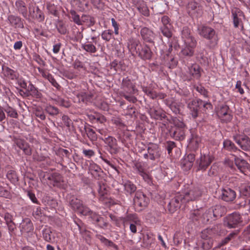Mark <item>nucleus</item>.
<instances>
[{"mask_svg": "<svg viewBox=\"0 0 250 250\" xmlns=\"http://www.w3.org/2000/svg\"><path fill=\"white\" fill-rule=\"evenodd\" d=\"M70 207L78 213L83 216H88L90 218L96 217V214L89 208L83 205L81 200L75 197H72L69 201Z\"/></svg>", "mask_w": 250, "mask_h": 250, "instance_id": "obj_1", "label": "nucleus"}, {"mask_svg": "<svg viewBox=\"0 0 250 250\" xmlns=\"http://www.w3.org/2000/svg\"><path fill=\"white\" fill-rule=\"evenodd\" d=\"M197 30L199 35L209 40L212 46L217 44L218 40L217 35L213 28L209 26L201 25L198 26Z\"/></svg>", "mask_w": 250, "mask_h": 250, "instance_id": "obj_2", "label": "nucleus"}, {"mask_svg": "<svg viewBox=\"0 0 250 250\" xmlns=\"http://www.w3.org/2000/svg\"><path fill=\"white\" fill-rule=\"evenodd\" d=\"M202 69L197 64H193L188 67L187 74L183 75L184 81H191L193 79L199 80L201 75Z\"/></svg>", "mask_w": 250, "mask_h": 250, "instance_id": "obj_3", "label": "nucleus"}, {"mask_svg": "<svg viewBox=\"0 0 250 250\" xmlns=\"http://www.w3.org/2000/svg\"><path fill=\"white\" fill-rule=\"evenodd\" d=\"M211 104L201 100H194L188 103V107L190 109L192 116L195 118L198 116L199 109L202 107L208 108Z\"/></svg>", "mask_w": 250, "mask_h": 250, "instance_id": "obj_4", "label": "nucleus"}, {"mask_svg": "<svg viewBox=\"0 0 250 250\" xmlns=\"http://www.w3.org/2000/svg\"><path fill=\"white\" fill-rule=\"evenodd\" d=\"M233 140L243 150L250 151V138L246 135L235 133L232 136Z\"/></svg>", "mask_w": 250, "mask_h": 250, "instance_id": "obj_5", "label": "nucleus"}, {"mask_svg": "<svg viewBox=\"0 0 250 250\" xmlns=\"http://www.w3.org/2000/svg\"><path fill=\"white\" fill-rule=\"evenodd\" d=\"M216 194L219 195V198L228 202L233 201L236 197V192L228 187L218 189Z\"/></svg>", "mask_w": 250, "mask_h": 250, "instance_id": "obj_6", "label": "nucleus"}, {"mask_svg": "<svg viewBox=\"0 0 250 250\" xmlns=\"http://www.w3.org/2000/svg\"><path fill=\"white\" fill-rule=\"evenodd\" d=\"M133 201L135 209L140 211L147 205L149 199L142 192L137 191L135 193Z\"/></svg>", "mask_w": 250, "mask_h": 250, "instance_id": "obj_7", "label": "nucleus"}, {"mask_svg": "<svg viewBox=\"0 0 250 250\" xmlns=\"http://www.w3.org/2000/svg\"><path fill=\"white\" fill-rule=\"evenodd\" d=\"M214 157L211 154L201 153L199 159L197 160L196 164L198 170L205 171L214 160Z\"/></svg>", "mask_w": 250, "mask_h": 250, "instance_id": "obj_8", "label": "nucleus"}, {"mask_svg": "<svg viewBox=\"0 0 250 250\" xmlns=\"http://www.w3.org/2000/svg\"><path fill=\"white\" fill-rule=\"evenodd\" d=\"M59 233L52 229L50 227L46 226L42 230V236L44 241L51 243H58Z\"/></svg>", "mask_w": 250, "mask_h": 250, "instance_id": "obj_9", "label": "nucleus"}, {"mask_svg": "<svg viewBox=\"0 0 250 250\" xmlns=\"http://www.w3.org/2000/svg\"><path fill=\"white\" fill-rule=\"evenodd\" d=\"M231 14L233 18V25L235 28H240L241 31H243L244 24L241 18L244 17L243 12L237 7H233L231 9Z\"/></svg>", "mask_w": 250, "mask_h": 250, "instance_id": "obj_10", "label": "nucleus"}, {"mask_svg": "<svg viewBox=\"0 0 250 250\" xmlns=\"http://www.w3.org/2000/svg\"><path fill=\"white\" fill-rule=\"evenodd\" d=\"M182 38L184 42V45L195 48L197 44V42L193 37L190 34V31L188 28L184 27L182 32Z\"/></svg>", "mask_w": 250, "mask_h": 250, "instance_id": "obj_11", "label": "nucleus"}, {"mask_svg": "<svg viewBox=\"0 0 250 250\" xmlns=\"http://www.w3.org/2000/svg\"><path fill=\"white\" fill-rule=\"evenodd\" d=\"M217 114L219 118L224 122H230L232 119L229 107L226 104H222L219 106L217 111Z\"/></svg>", "mask_w": 250, "mask_h": 250, "instance_id": "obj_12", "label": "nucleus"}, {"mask_svg": "<svg viewBox=\"0 0 250 250\" xmlns=\"http://www.w3.org/2000/svg\"><path fill=\"white\" fill-rule=\"evenodd\" d=\"M225 209L220 206H216L214 209L211 208L206 211L203 214V218L208 219L222 217L224 214Z\"/></svg>", "mask_w": 250, "mask_h": 250, "instance_id": "obj_13", "label": "nucleus"}, {"mask_svg": "<svg viewBox=\"0 0 250 250\" xmlns=\"http://www.w3.org/2000/svg\"><path fill=\"white\" fill-rule=\"evenodd\" d=\"M182 196V194H178L172 199L168 205L169 211L172 213L178 209L181 204L186 203Z\"/></svg>", "mask_w": 250, "mask_h": 250, "instance_id": "obj_14", "label": "nucleus"}, {"mask_svg": "<svg viewBox=\"0 0 250 250\" xmlns=\"http://www.w3.org/2000/svg\"><path fill=\"white\" fill-rule=\"evenodd\" d=\"M99 138L102 140L109 147L108 150L111 154H115L118 152L117 141L114 137L108 136L104 138L103 137H100Z\"/></svg>", "mask_w": 250, "mask_h": 250, "instance_id": "obj_15", "label": "nucleus"}, {"mask_svg": "<svg viewBox=\"0 0 250 250\" xmlns=\"http://www.w3.org/2000/svg\"><path fill=\"white\" fill-rule=\"evenodd\" d=\"M121 87L124 92L129 94H133L136 91L134 83H133L128 77H126L123 79Z\"/></svg>", "mask_w": 250, "mask_h": 250, "instance_id": "obj_16", "label": "nucleus"}, {"mask_svg": "<svg viewBox=\"0 0 250 250\" xmlns=\"http://www.w3.org/2000/svg\"><path fill=\"white\" fill-rule=\"evenodd\" d=\"M74 220L75 223L78 226L80 233L82 234L83 237L85 239L86 242L90 244L91 241L92 233L86 229L85 227L83 224L82 223L81 220Z\"/></svg>", "mask_w": 250, "mask_h": 250, "instance_id": "obj_17", "label": "nucleus"}, {"mask_svg": "<svg viewBox=\"0 0 250 250\" xmlns=\"http://www.w3.org/2000/svg\"><path fill=\"white\" fill-rule=\"evenodd\" d=\"M136 52L139 56L143 60H149L151 58L152 52L149 47L146 44L141 45L137 49Z\"/></svg>", "mask_w": 250, "mask_h": 250, "instance_id": "obj_18", "label": "nucleus"}, {"mask_svg": "<svg viewBox=\"0 0 250 250\" xmlns=\"http://www.w3.org/2000/svg\"><path fill=\"white\" fill-rule=\"evenodd\" d=\"M201 195V192L200 190L197 188H194L185 193L184 194H182V196L184 197L183 199L185 203H187L190 201L195 200L197 198L200 196Z\"/></svg>", "mask_w": 250, "mask_h": 250, "instance_id": "obj_19", "label": "nucleus"}, {"mask_svg": "<svg viewBox=\"0 0 250 250\" xmlns=\"http://www.w3.org/2000/svg\"><path fill=\"white\" fill-rule=\"evenodd\" d=\"M194 161L195 155L190 153L181 160V165L185 170H188L192 167Z\"/></svg>", "mask_w": 250, "mask_h": 250, "instance_id": "obj_20", "label": "nucleus"}, {"mask_svg": "<svg viewBox=\"0 0 250 250\" xmlns=\"http://www.w3.org/2000/svg\"><path fill=\"white\" fill-rule=\"evenodd\" d=\"M2 71L3 75L6 77L12 80H17L19 76V74L18 72L5 65L2 66Z\"/></svg>", "mask_w": 250, "mask_h": 250, "instance_id": "obj_21", "label": "nucleus"}, {"mask_svg": "<svg viewBox=\"0 0 250 250\" xmlns=\"http://www.w3.org/2000/svg\"><path fill=\"white\" fill-rule=\"evenodd\" d=\"M149 158L152 160H155L160 156L159 147L155 144L150 145L147 148Z\"/></svg>", "mask_w": 250, "mask_h": 250, "instance_id": "obj_22", "label": "nucleus"}, {"mask_svg": "<svg viewBox=\"0 0 250 250\" xmlns=\"http://www.w3.org/2000/svg\"><path fill=\"white\" fill-rule=\"evenodd\" d=\"M8 20L10 24L15 28H23L24 27L23 20L19 17L11 15L8 17Z\"/></svg>", "mask_w": 250, "mask_h": 250, "instance_id": "obj_23", "label": "nucleus"}, {"mask_svg": "<svg viewBox=\"0 0 250 250\" xmlns=\"http://www.w3.org/2000/svg\"><path fill=\"white\" fill-rule=\"evenodd\" d=\"M20 225L23 234L33 232L34 227L31 220H22Z\"/></svg>", "mask_w": 250, "mask_h": 250, "instance_id": "obj_24", "label": "nucleus"}, {"mask_svg": "<svg viewBox=\"0 0 250 250\" xmlns=\"http://www.w3.org/2000/svg\"><path fill=\"white\" fill-rule=\"evenodd\" d=\"M143 39L146 42H151L153 41L154 34L153 32L146 27H143L140 31Z\"/></svg>", "mask_w": 250, "mask_h": 250, "instance_id": "obj_25", "label": "nucleus"}, {"mask_svg": "<svg viewBox=\"0 0 250 250\" xmlns=\"http://www.w3.org/2000/svg\"><path fill=\"white\" fill-rule=\"evenodd\" d=\"M134 169L137 171L138 173L141 176L143 179L146 182L149 180V176L145 170L144 167L140 163H136L133 167Z\"/></svg>", "mask_w": 250, "mask_h": 250, "instance_id": "obj_26", "label": "nucleus"}, {"mask_svg": "<svg viewBox=\"0 0 250 250\" xmlns=\"http://www.w3.org/2000/svg\"><path fill=\"white\" fill-rule=\"evenodd\" d=\"M235 164L240 171L243 173L249 167V164L246 160L239 158L235 159Z\"/></svg>", "mask_w": 250, "mask_h": 250, "instance_id": "obj_27", "label": "nucleus"}, {"mask_svg": "<svg viewBox=\"0 0 250 250\" xmlns=\"http://www.w3.org/2000/svg\"><path fill=\"white\" fill-rule=\"evenodd\" d=\"M201 141V139L199 136L192 134L191 138L190 139L188 146L193 150H196L198 148Z\"/></svg>", "mask_w": 250, "mask_h": 250, "instance_id": "obj_28", "label": "nucleus"}, {"mask_svg": "<svg viewBox=\"0 0 250 250\" xmlns=\"http://www.w3.org/2000/svg\"><path fill=\"white\" fill-rule=\"evenodd\" d=\"M150 114L151 117L156 120H162L167 117L165 113L160 109H151Z\"/></svg>", "mask_w": 250, "mask_h": 250, "instance_id": "obj_29", "label": "nucleus"}, {"mask_svg": "<svg viewBox=\"0 0 250 250\" xmlns=\"http://www.w3.org/2000/svg\"><path fill=\"white\" fill-rule=\"evenodd\" d=\"M171 136L176 140H183L185 137V130L184 128H175Z\"/></svg>", "mask_w": 250, "mask_h": 250, "instance_id": "obj_30", "label": "nucleus"}, {"mask_svg": "<svg viewBox=\"0 0 250 250\" xmlns=\"http://www.w3.org/2000/svg\"><path fill=\"white\" fill-rule=\"evenodd\" d=\"M16 6L20 13H21L23 17L26 18L27 16V10L24 1L22 0L17 1Z\"/></svg>", "mask_w": 250, "mask_h": 250, "instance_id": "obj_31", "label": "nucleus"}, {"mask_svg": "<svg viewBox=\"0 0 250 250\" xmlns=\"http://www.w3.org/2000/svg\"><path fill=\"white\" fill-rule=\"evenodd\" d=\"M223 147L227 150L236 152L240 150L235 146L234 144L229 140H225L223 142Z\"/></svg>", "mask_w": 250, "mask_h": 250, "instance_id": "obj_32", "label": "nucleus"}, {"mask_svg": "<svg viewBox=\"0 0 250 250\" xmlns=\"http://www.w3.org/2000/svg\"><path fill=\"white\" fill-rule=\"evenodd\" d=\"M4 112H5L7 116L10 118H18V117L16 109L8 105L4 107Z\"/></svg>", "mask_w": 250, "mask_h": 250, "instance_id": "obj_33", "label": "nucleus"}, {"mask_svg": "<svg viewBox=\"0 0 250 250\" xmlns=\"http://www.w3.org/2000/svg\"><path fill=\"white\" fill-rule=\"evenodd\" d=\"M194 48H195L184 45V47L180 52V54L184 57H191L193 56L194 54Z\"/></svg>", "mask_w": 250, "mask_h": 250, "instance_id": "obj_34", "label": "nucleus"}, {"mask_svg": "<svg viewBox=\"0 0 250 250\" xmlns=\"http://www.w3.org/2000/svg\"><path fill=\"white\" fill-rule=\"evenodd\" d=\"M205 209L200 208L199 209H193L190 212V218L193 219L194 218H203V214H205L206 211Z\"/></svg>", "mask_w": 250, "mask_h": 250, "instance_id": "obj_35", "label": "nucleus"}, {"mask_svg": "<svg viewBox=\"0 0 250 250\" xmlns=\"http://www.w3.org/2000/svg\"><path fill=\"white\" fill-rule=\"evenodd\" d=\"M47 179L54 182L53 185L54 186H58L59 183L62 181V176L59 173L56 172L50 175Z\"/></svg>", "mask_w": 250, "mask_h": 250, "instance_id": "obj_36", "label": "nucleus"}, {"mask_svg": "<svg viewBox=\"0 0 250 250\" xmlns=\"http://www.w3.org/2000/svg\"><path fill=\"white\" fill-rule=\"evenodd\" d=\"M224 225L229 228H238L241 226V222L239 220H226L224 222Z\"/></svg>", "mask_w": 250, "mask_h": 250, "instance_id": "obj_37", "label": "nucleus"}, {"mask_svg": "<svg viewBox=\"0 0 250 250\" xmlns=\"http://www.w3.org/2000/svg\"><path fill=\"white\" fill-rule=\"evenodd\" d=\"M124 188L127 193L131 194L136 191V187L131 182L127 181L124 184Z\"/></svg>", "mask_w": 250, "mask_h": 250, "instance_id": "obj_38", "label": "nucleus"}, {"mask_svg": "<svg viewBox=\"0 0 250 250\" xmlns=\"http://www.w3.org/2000/svg\"><path fill=\"white\" fill-rule=\"evenodd\" d=\"M169 108L175 114H179L181 111V104L175 101L172 102L169 105Z\"/></svg>", "mask_w": 250, "mask_h": 250, "instance_id": "obj_39", "label": "nucleus"}, {"mask_svg": "<svg viewBox=\"0 0 250 250\" xmlns=\"http://www.w3.org/2000/svg\"><path fill=\"white\" fill-rule=\"evenodd\" d=\"M103 40L105 42H109L113 37V31L111 30L108 29L103 31L101 34Z\"/></svg>", "mask_w": 250, "mask_h": 250, "instance_id": "obj_40", "label": "nucleus"}, {"mask_svg": "<svg viewBox=\"0 0 250 250\" xmlns=\"http://www.w3.org/2000/svg\"><path fill=\"white\" fill-rule=\"evenodd\" d=\"M89 170L91 171L92 175L97 174L99 176V173L102 172V169L97 164L93 163L91 164L89 167Z\"/></svg>", "mask_w": 250, "mask_h": 250, "instance_id": "obj_41", "label": "nucleus"}, {"mask_svg": "<svg viewBox=\"0 0 250 250\" xmlns=\"http://www.w3.org/2000/svg\"><path fill=\"white\" fill-rule=\"evenodd\" d=\"M107 190L106 189L105 185H100L99 189V194L100 195V200L101 201L104 200L105 198H107Z\"/></svg>", "mask_w": 250, "mask_h": 250, "instance_id": "obj_42", "label": "nucleus"}, {"mask_svg": "<svg viewBox=\"0 0 250 250\" xmlns=\"http://www.w3.org/2000/svg\"><path fill=\"white\" fill-rule=\"evenodd\" d=\"M27 240L31 244L35 245L37 240V236L33 232H29L24 234Z\"/></svg>", "mask_w": 250, "mask_h": 250, "instance_id": "obj_43", "label": "nucleus"}, {"mask_svg": "<svg viewBox=\"0 0 250 250\" xmlns=\"http://www.w3.org/2000/svg\"><path fill=\"white\" fill-rule=\"evenodd\" d=\"M37 9L39 8L38 6H36L35 2L30 1L28 3V10L29 13L32 17H34L35 14L37 11Z\"/></svg>", "mask_w": 250, "mask_h": 250, "instance_id": "obj_44", "label": "nucleus"}, {"mask_svg": "<svg viewBox=\"0 0 250 250\" xmlns=\"http://www.w3.org/2000/svg\"><path fill=\"white\" fill-rule=\"evenodd\" d=\"M171 27V25L169 26H161L160 28V30L163 35L167 38H169L172 36V32L170 30Z\"/></svg>", "mask_w": 250, "mask_h": 250, "instance_id": "obj_45", "label": "nucleus"}, {"mask_svg": "<svg viewBox=\"0 0 250 250\" xmlns=\"http://www.w3.org/2000/svg\"><path fill=\"white\" fill-rule=\"evenodd\" d=\"M139 12L145 16H148L149 15V10L146 4L144 3H140L138 6Z\"/></svg>", "mask_w": 250, "mask_h": 250, "instance_id": "obj_46", "label": "nucleus"}, {"mask_svg": "<svg viewBox=\"0 0 250 250\" xmlns=\"http://www.w3.org/2000/svg\"><path fill=\"white\" fill-rule=\"evenodd\" d=\"M82 48L86 51L91 53H95L97 51L95 46L92 43L84 44L82 45Z\"/></svg>", "mask_w": 250, "mask_h": 250, "instance_id": "obj_47", "label": "nucleus"}, {"mask_svg": "<svg viewBox=\"0 0 250 250\" xmlns=\"http://www.w3.org/2000/svg\"><path fill=\"white\" fill-rule=\"evenodd\" d=\"M143 91L146 93L150 98L154 99L157 98V94L154 91L151 90L147 87H143L142 88Z\"/></svg>", "mask_w": 250, "mask_h": 250, "instance_id": "obj_48", "label": "nucleus"}, {"mask_svg": "<svg viewBox=\"0 0 250 250\" xmlns=\"http://www.w3.org/2000/svg\"><path fill=\"white\" fill-rule=\"evenodd\" d=\"M85 129L87 137L91 141H95L97 139V135L94 130L90 128H85Z\"/></svg>", "mask_w": 250, "mask_h": 250, "instance_id": "obj_49", "label": "nucleus"}, {"mask_svg": "<svg viewBox=\"0 0 250 250\" xmlns=\"http://www.w3.org/2000/svg\"><path fill=\"white\" fill-rule=\"evenodd\" d=\"M234 235V233H230L227 237L222 240V241L218 244L217 248H220L221 247L227 245L232 238Z\"/></svg>", "mask_w": 250, "mask_h": 250, "instance_id": "obj_50", "label": "nucleus"}, {"mask_svg": "<svg viewBox=\"0 0 250 250\" xmlns=\"http://www.w3.org/2000/svg\"><path fill=\"white\" fill-rule=\"evenodd\" d=\"M72 16L73 21L78 25H81V17L74 10H71L70 12Z\"/></svg>", "mask_w": 250, "mask_h": 250, "instance_id": "obj_51", "label": "nucleus"}, {"mask_svg": "<svg viewBox=\"0 0 250 250\" xmlns=\"http://www.w3.org/2000/svg\"><path fill=\"white\" fill-rule=\"evenodd\" d=\"M194 87L198 92L200 93L204 97H208V91L202 85H195Z\"/></svg>", "mask_w": 250, "mask_h": 250, "instance_id": "obj_52", "label": "nucleus"}, {"mask_svg": "<svg viewBox=\"0 0 250 250\" xmlns=\"http://www.w3.org/2000/svg\"><path fill=\"white\" fill-rule=\"evenodd\" d=\"M78 97L83 102H86L90 100L92 95L85 92H81L78 95Z\"/></svg>", "mask_w": 250, "mask_h": 250, "instance_id": "obj_53", "label": "nucleus"}, {"mask_svg": "<svg viewBox=\"0 0 250 250\" xmlns=\"http://www.w3.org/2000/svg\"><path fill=\"white\" fill-rule=\"evenodd\" d=\"M46 112L51 115H55L59 113V109L53 106L48 105L46 107Z\"/></svg>", "mask_w": 250, "mask_h": 250, "instance_id": "obj_54", "label": "nucleus"}, {"mask_svg": "<svg viewBox=\"0 0 250 250\" xmlns=\"http://www.w3.org/2000/svg\"><path fill=\"white\" fill-rule=\"evenodd\" d=\"M0 196L5 197L6 198H10L11 194L7 190L4 189L2 186H0Z\"/></svg>", "mask_w": 250, "mask_h": 250, "instance_id": "obj_55", "label": "nucleus"}, {"mask_svg": "<svg viewBox=\"0 0 250 250\" xmlns=\"http://www.w3.org/2000/svg\"><path fill=\"white\" fill-rule=\"evenodd\" d=\"M96 237L99 239L102 243L105 244L106 245L112 246L113 242L111 241L108 240L106 238L100 234L96 235Z\"/></svg>", "mask_w": 250, "mask_h": 250, "instance_id": "obj_56", "label": "nucleus"}, {"mask_svg": "<svg viewBox=\"0 0 250 250\" xmlns=\"http://www.w3.org/2000/svg\"><path fill=\"white\" fill-rule=\"evenodd\" d=\"M173 123L175 128H184L185 126V124L179 119L176 118L173 120Z\"/></svg>", "mask_w": 250, "mask_h": 250, "instance_id": "obj_57", "label": "nucleus"}, {"mask_svg": "<svg viewBox=\"0 0 250 250\" xmlns=\"http://www.w3.org/2000/svg\"><path fill=\"white\" fill-rule=\"evenodd\" d=\"M34 18L36 19L39 21H43L44 19L43 13L40 10V9H37V11L35 13Z\"/></svg>", "mask_w": 250, "mask_h": 250, "instance_id": "obj_58", "label": "nucleus"}, {"mask_svg": "<svg viewBox=\"0 0 250 250\" xmlns=\"http://www.w3.org/2000/svg\"><path fill=\"white\" fill-rule=\"evenodd\" d=\"M6 176L11 181H15L17 179V175L15 171L9 170L8 171Z\"/></svg>", "mask_w": 250, "mask_h": 250, "instance_id": "obj_59", "label": "nucleus"}, {"mask_svg": "<svg viewBox=\"0 0 250 250\" xmlns=\"http://www.w3.org/2000/svg\"><path fill=\"white\" fill-rule=\"evenodd\" d=\"M83 153L85 157H86L88 158H90L95 155V152L92 149H83Z\"/></svg>", "mask_w": 250, "mask_h": 250, "instance_id": "obj_60", "label": "nucleus"}, {"mask_svg": "<svg viewBox=\"0 0 250 250\" xmlns=\"http://www.w3.org/2000/svg\"><path fill=\"white\" fill-rule=\"evenodd\" d=\"M131 95L132 94L127 95L125 93H124L122 96L129 102L135 103L137 101V99L136 97Z\"/></svg>", "mask_w": 250, "mask_h": 250, "instance_id": "obj_61", "label": "nucleus"}, {"mask_svg": "<svg viewBox=\"0 0 250 250\" xmlns=\"http://www.w3.org/2000/svg\"><path fill=\"white\" fill-rule=\"evenodd\" d=\"M217 166L213 165L208 171V176H213L216 175L217 173Z\"/></svg>", "mask_w": 250, "mask_h": 250, "instance_id": "obj_62", "label": "nucleus"}, {"mask_svg": "<svg viewBox=\"0 0 250 250\" xmlns=\"http://www.w3.org/2000/svg\"><path fill=\"white\" fill-rule=\"evenodd\" d=\"M33 215L35 218H42L44 217V214L42 212L40 208H37L36 210L34 211Z\"/></svg>", "mask_w": 250, "mask_h": 250, "instance_id": "obj_63", "label": "nucleus"}, {"mask_svg": "<svg viewBox=\"0 0 250 250\" xmlns=\"http://www.w3.org/2000/svg\"><path fill=\"white\" fill-rule=\"evenodd\" d=\"M23 150L25 154L30 155L32 153V150L27 143L24 144V146L21 149Z\"/></svg>", "mask_w": 250, "mask_h": 250, "instance_id": "obj_64", "label": "nucleus"}]
</instances>
